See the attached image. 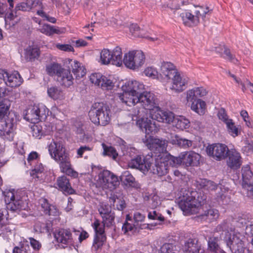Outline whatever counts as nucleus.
Returning <instances> with one entry per match:
<instances>
[{
    "instance_id": "f257e3e1",
    "label": "nucleus",
    "mask_w": 253,
    "mask_h": 253,
    "mask_svg": "<svg viewBox=\"0 0 253 253\" xmlns=\"http://www.w3.org/2000/svg\"><path fill=\"white\" fill-rule=\"evenodd\" d=\"M48 151L51 158L59 164L62 172L73 177L78 176L77 172L71 168L69 154L62 143L52 141L48 146Z\"/></svg>"
},
{
    "instance_id": "f03ea898",
    "label": "nucleus",
    "mask_w": 253,
    "mask_h": 253,
    "mask_svg": "<svg viewBox=\"0 0 253 253\" xmlns=\"http://www.w3.org/2000/svg\"><path fill=\"white\" fill-rule=\"evenodd\" d=\"M111 111L109 107L102 102L93 104L88 113L90 121L95 125L105 126L110 121Z\"/></svg>"
},
{
    "instance_id": "7ed1b4c3",
    "label": "nucleus",
    "mask_w": 253,
    "mask_h": 253,
    "mask_svg": "<svg viewBox=\"0 0 253 253\" xmlns=\"http://www.w3.org/2000/svg\"><path fill=\"white\" fill-rule=\"evenodd\" d=\"M178 200V206L185 213L195 214L199 212L202 204L198 199L193 195V192L181 191Z\"/></svg>"
},
{
    "instance_id": "20e7f679",
    "label": "nucleus",
    "mask_w": 253,
    "mask_h": 253,
    "mask_svg": "<svg viewBox=\"0 0 253 253\" xmlns=\"http://www.w3.org/2000/svg\"><path fill=\"white\" fill-rule=\"evenodd\" d=\"M209 12L208 7L195 6L193 10L181 14L183 23L189 27L197 26L200 22V19L205 21L206 15Z\"/></svg>"
},
{
    "instance_id": "39448f33",
    "label": "nucleus",
    "mask_w": 253,
    "mask_h": 253,
    "mask_svg": "<svg viewBox=\"0 0 253 253\" xmlns=\"http://www.w3.org/2000/svg\"><path fill=\"white\" fill-rule=\"evenodd\" d=\"M138 103H139L142 108L138 109L134 112L135 116L141 117L149 111L150 114L151 111H155L158 106V100L155 94L150 91H143L140 93L137 99Z\"/></svg>"
},
{
    "instance_id": "423d86ee",
    "label": "nucleus",
    "mask_w": 253,
    "mask_h": 253,
    "mask_svg": "<svg viewBox=\"0 0 253 253\" xmlns=\"http://www.w3.org/2000/svg\"><path fill=\"white\" fill-rule=\"evenodd\" d=\"M99 62L102 65L112 64L119 67L121 66L123 63L121 48L117 46L112 51L107 48L103 49L100 52Z\"/></svg>"
},
{
    "instance_id": "0eeeda50",
    "label": "nucleus",
    "mask_w": 253,
    "mask_h": 253,
    "mask_svg": "<svg viewBox=\"0 0 253 253\" xmlns=\"http://www.w3.org/2000/svg\"><path fill=\"white\" fill-rule=\"evenodd\" d=\"M122 61L127 68L133 70H137L144 65L145 55L141 50L129 51L125 54Z\"/></svg>"
},
{
    "instance_id": "6e6552de",
    "label": "nucleus",
    "mask_w": 253,
    "mask_h": 253,
    "mask_svg": "<svg viewBox=\"0 0 253 253\" xmlns=\"http://www.w3.org/2000/svg\"><path fill=\"white\" fill-rule=\"evenodd\" d=\"M16 124V116L9 113L7 118L0 122V135L4 139L12 141L14 135V127Z\"/></svg>"
},
{
    "instance_id": "1a4fd4ad",
    "label": "nucleus",
    "mask_w": 253,
    "mask_h": 253,
    "mask_svg": "<svg viewBox=\"0 0 253 253\" xmlns=\"http://www.w3.org/2000/svg\"><path fill=\"white\" fill-rule=\"evenodd\" d=\"M97 184L103 189L112 191L120 185V181L118 177L110 171L104 170L99 174Z\"/></svg>"
},
{
    "instance_id": "9d476101",
    "label": "nucleus",
    "mask_w": 253,
    "mask_h": 253,
    "mask_svg": "<svg viewBox=\"0 0 253 253\" xmlns=\"http://www.w3.org/2000/svg\"><path fill=\"white\" fill-rule=\"evenodd\" d=\"M4 200L7 209L13 211L26 210L27 207L26 202L18 196L17 193L15 194L13 191L6 192Z\"/></svg>"
},
{
    "instance_id": "9b49d317",
    "label": "nucleus",
    "mask_w": 253,
    "mask_h": 253,
    "mask_svg": "<svg viewBox=\"0 0 253 253\" xmlns=\"http://www.w3.org/2000/svg\"><path fill=\"white\" fill-rule=\"evenodd\" d=\"M170 90L176 93L183 92L187 87L189 79L181 74L179 71L170 79Z\"/></svg>"
},
{
    "instance_id": "f8f14e48",
    "label": "nucleus",
    "mask_w": 253,
    "mask_h": 253,
    "mask_svg": "<svg viewBox=\"0 0 253 253\" xmlns=\"http://www.w3.org/2000/svg\"><path fill=\"white\" fill-rule=\"evenodd\" d=\"M229 150L225 144L221 143L213 144L209 145L206 148L208 155L217 161L225 159L227 157Z\"/></svg>"
},
{
    "instance_id": "ddd939ff",
    "label": "nucleus",
    "mask_w": 253,
    "mask_h": 253,
    "mask_svg": "<svg viewBox=\"0 0 253 253\" xmlns=\"http://www.w3.org/2000/svg\"><path fill=\"white\" fill-rule=\"evenodd\" d=\"M111 78L110 76H104L99 73H92L89 76V80L92 84L106 90H111L114 86Z\"/></svg>"
},
{
    "instance_id": "4468645a",
    "label": "nucleus",
    "mask_w": 253,
    "mask_h": 253,
    "mask_svg": "<svg viewBox=\"0 0 253 253\" xmlns=\"http://www.w3.org/2000/svg\"><path fill=\"white\" fill-rule=\"evenodd\" d=\"M47 112L43 105L34 106L26 114L25 118L32 123H38L42 118L46 117Z\"/></svg>"
},
{
    "instance_id": "2eb2a0df",
    "label": "nucleus",
    "mask_w": 253,
    "mask_h": 253,
    "mask_svg": "<svg viewBox=\"0 0 253 253\" xmlns=\"http://www.w3.org/2000/svg\"><path fill=\"white\" fill-rule=\"evenodd\" d=\"M150 117L158 122L167 124L173 123L175 118L173 113L168 110H162L159 106L155 111H151Z\"/></svg>"
},
{
    "instance_id": "dca6fc26",
    "label": "nucleus",
    "mask_w": 253,
    "mask_h": 253,
    "mask_svg": "<svg viewBox=\"0 0 253 253\" xmlns=\"http://www.w3.org/2000/svg\"><path fill=\"white\" fill-rule=\"evenodd\" d=\"M152 159V158H148L144 156H138L128 162V166L132 169H138L145 173L150 169Z\"/></svg>"
},
{
    "instance_id": "f3484780",
    "label": "nucleus",
    "mask_w": 253,
    "mask_h": 253,
    "mask_svg": "<svg viewBox=\"0 0 253 253\" xmlns=\"http://www.w3.org/2000/svg\"><path fill=\"white\" fill-rule=\"evenodd\" d=\"M178 72L176 66L170 62L161 63L159 69L160 80L169 81L173 76Z\"/></svg>"
},
{
    "instance_id": "a211bd4d",
    "label": "nucleus",
    "mask_w": 253,
    "mask_h": 253,
    "mask_svg": "<svg viewBox=\"0 0 253 253\" xmlns=\"http://www.w3.org/2000/svg\"><path fill=\"white\" fill-rule=\"evenodd\" d=\"M106 225L101 224L99 221L96 220L93 224V227L95 231V236L94 239L92 248L97 250L102 246L103 243L106 241V237L104 235V227Z\"/></svg>"
},
{
    "instance_id": "6ab92c4d",
    "label": "nucleus",
    "mask_w": 253,
    "mask_h": 253,
    "mask_svg": "<svg viewBox=\"0 0 253 253\" xmlns=\"http://www.w3.org/2000/svg\"><path fill=\"white\" fill-rule=\"evenodd\" d=\"M166 143L165 140L157 138H150L147 139L146 142V145L149 149L152 151L156 156L160 157L161 154L166 150Z\"/></svg>"
},
{
    "instance_id": "aec40b11",
    "label": "nucleus",
    "mask_w": 253,
    "mask_h": 253,
    "mask_svg": "<svg viewBox=\"0 0 253 253\" xmlns=\"http://www.w3.org/2000/svg\"><path fill=\"white\" fill-rule=\"evenodd\" d=\"M54 238L59 243V246L63 248L67 247L68 246L73 243V238L71 232L65 229H60L55 232Z\"/></svg>"
},
{
    "instance_id": "412c9836",
    "label": "nucleus",
    "mask_w": 253,
    "mask_h": 253,
    "mask_svg": "<svg viewBox=\"0 0 253 253\" xmlns=\"http://www.w3.org/2000/svg\"><path fill=\"white\" fill-rule=\"evenodd\" d=\"M169 162L166 158L162 156L158 157L156 159L155 164L152 169H150L151 171L154 174L162 176L166 174L169 171Z\"/></svg>"
},
{
    "instance_id": "4be33fe9",
    "label": "nucleus",
    "mask_w": 253,
    "mask_h": 253,
    "mask_svg": "<svg viewBox=\"0 0 253 253\" xmlns=\"http://www.w3.org/2000/svg\"><path fill=\"white\" fill-rule=\"evenodd\" d=\"M208 93L206 89L204 87H195L187 90L185 93V99L187 104L190 105L192 102H196L198 97L206 96Z\"/></svg>"
},
{
    "instance_id": "5701e85b",
    "label": "nucleus",
    "mask_w": 253,
    "mask_h": 253,
    "mask_svg": "<svg viewBox=\"0 0 253 253\" xmlns=\"http://www.w3.org/2000/svg\"><path fill=\"white\" fill-rule=\"evenodd\" d=\"M241 185L243 189L249 190L250 188L253 187V173L250 166L247 165L243 166L241 169Z\"/></svg>"
},
{
    "instance_id": "b1692460",
    "label": "nucleus",
    "mask_w": 253,
    "mask_h": 253,
    "mask_svg": "<svg viewBox=\"0 0 253 253\" xmlns=\"http://www.w3.org/2000/svg\"><path fill=\"white\" fill-rule=\"evenodd\" d=\"M136 125L146 134L155 133L158 130L155 122L147 118L142 117L138 119L136 122Z\"/></svg>"
},
{
    "instance_id": "393cba45",
    "label": "nucleus",
    "mask_w": 253,
    "mask_h": 253,
    "mask_svg": "<svg viewBox=\"0 0 253 253\" xmlns=\"http://www.w3.org/2000/svg\"><path fill=\"white\" fill-rule=\"evenodd\" d=\"M184 166L186 167H197L200 165L201 155L193 151L183 152Z\"/></svg>"
},
{
    "instance_id": "a878e982",
    "label": "nucleus",
    "mask_w": 253,
    "mask_h": 253,
    "mask_svg": "<svg viewBox=\"0 0 253 253\" xmlns=\"http://www.w3.org/2000/svg\"><path fill=\"white\" fill-rule=\"evenodd\" d=\"M122 90L124 91H128L138 95L141 93V91L144 89V85L142 83L136 80L128 81L122 86Z\"/></svg>"
},
{
    "instance_id": "bb28decb",
    "label": "nucleus",
    "mask_w": 253,
    "mask_h": 253,
    "mask_svg": "<svg viewBox=\"0 0 253 253\" xmlns=\"http://www.w3.org/2000/svg\"><path fill=\"white\" fill-rule=\"evenodd\" d=\"M227 164L233 169H237L242 164L241 157L240 153L234 149L229 150L227 154Z\"/></svg>"
},
{
    "instance_id": "cd10ccee",
    "label": "nucleus",
    "mask_w": 253,
    "mask_h": 253,
    "mask_svg": "<svg viewBox=\"0 0 253 253\" xmlns=\"http://www.w3.org/2000/svg\"><path fill=\"white\" fill-rule=\"evenodd\" d=\"M21 13L16 10H8L4 15L5 23L6 25H8L9 27L15 26L21 20Z\"/></svg>"
},
{
    "instance_id": "c85d7f7f",
    "label": "nucleus",
    "mask_w": 253,
    "mask_h": 253,
    "mask_svg": "<svg viewBox=\"0 0 253 253\" xmlns=\"http://www.w3.org/2000/svg\"><path fill=\"white\" fill-rule=\"evenodd\" d=\"M57 80L62 86L69 87L73 84L74 78L70 70L64 69L57 78Z\"/></svg>"
},
{
    "instance_id": "c756f323",
    "label": "nucleus",
    "mask_w": 253,
    "mask_h": 253,
    "mask_svg": "<svg viewBox=\"0 0 253 253\" xmlns=\"http://www.w3.org/2000/svg\"><path fill=\"white\" fill-rule=\"evenodd\" d=\"M23 82V79L17 71L8 73L5 84L11 87L19 86Z\"/></svg>"
},
{
    "instance_id": "7c9ffc66",
    "label": "nucleus",
    "mask_w": 253,
    "mask_h": 253,
    "mask_svg": "<svg viewBox=\"0 0 253 253\" xmlns=\"http://www.w3.org/2000/svg\"><path fill=\"white\" fill-rule=\"evenodd\" d=\"M119 99L127 106H132L138 103V95L128 91H124L123 94H119Z\"/></svg>"
},
{
    "instance_id": "2f4dec72",
    "label": "nucleus",
    "mask_w": 253,
    "mask_h": 253,
    "mask_svg": "<svg viewBox=\"0 0 253 253\" xmlns=\"http://www.w3.org/2000/svg\"><path fill=\"white\" fill-rule=\"evenodd\" d=\"M57 185L64 193L72 194L74 192V189L71 187L69 183V179L65 176H61L57 178Z\"/></svg>"
},
{
    "instance_id": "473e14b6",
    "label": "nucleus",
    "mask_w": 253,
    "mask_h": 253,
    "mask_svg": "<svg viewBox=\"0 0 253 253\" xmlns=\"http://www.w3.org/2000/svg\"><path fill=\"white\" fill-rule=\"evenodd\" d=\"M64 69L60 64L52 62L46 65L45 71L50 76H56L57 78Z\"/></svg>"
},
{
    "instance_id": "72a5a7b5",
    "label": "nucleus",
    "mask_w": 253,
    "mask_h": 253,
    "mask_svg": "<svg viewBox=\"0 0 253 253\" xmlns=\"http://www.w3.org/2000/svg\"><path fill=\"white\" fill-rule=\"evenodd\" d=\"M40 31L47 36H51L54 34H61L64 32V29H60L49 24H43L39 29Z\"/></svg>"
},
{
    "instance_id": "f704fd0d",
    "label": "nucleus",
    "mask_w": 253,
    "mask_h": 253,
    "mask_svg": "<svg viewBox=\"0 0 253 253\" xmlns=\"http://www.w3.org/2000/svg\"><path fill=\"white\" fill-rule=\"evenodd\" d=\"M198 241L194 239H188L185 242L183 250L186 253H198L199 251Z\"/></svg>"
},
{
    "instance_id": "c9c22d12",
    "label": "nucleus",
    "mask_w": 253,
    "mask_h": 253,
    "mask_svg": "<svg viewBox=\"0 0 253 253\" xmlns=\"http://www.w3.org/2000/svg\"><path fill=\"white\" fill-rule=\"evenodd\" d=\"M170 143L184 149L191 147L193 144L191 140L181 138L177 135L171 136Z\"/></svg>"
},
{
    "instance_id": "e433bc0d",
    "label": "nucleus",
    "mask_w": 253,
    "mask_h": 253,
    "mask_svg": "<svg viewBox=\"0 0 253 253\" xmlns=\"http://www.w3.org/2000/svg\"><path fill=\"white\" fill-rule=\"evenodd\" d=\"M173 125L177 129L184 130L189 128L190 126V122L188 119L184 116H179L175 117L173 122Z\"/></svg>"
},
{
    "instance_id": "4c0bfd02",
    "label": "nucleus",
    "mask_w": 253,
    "mask_h": 253,
    "mask_svg": "<svg viewBox=\"0 0 253 253\" xmlns=\"http://www.w3.org/2000/svg\"><path fill=\"white\" fill-rule=\"evenodd\" d=\"M189 106L192 111L200 115H203L205 113L206 103L201 99H198L196 102H192Z\"/></svg>"
},
{
    "instance_id": "58836bf2",
    "label": "nucleus",
    "mask_w": 253,
    "mask_h": 253,
    "mask_svg": "<svg viewBox=\"0 0 253 253\" xmlns=\"http://www.w3.org/2000/svg\"><path fill=\"white\" fill-rule=\"evenodd\" d=\"M40 49L39 48L29 46L25 49V58L28 61L34 60L40 56Z\"/></svg>"
},
{
    "instance_id": "ea45409f",
    "label": "nucleus",
    "mask_w": 253,
    "mask_h": 253,
    "mask_svg": "<svg viewBox=\"0 0 253 253\" xmlns=\"http://www.w3.org/2000/svg\"><path fill=\"white\" fill-rule=\"evenodd\" d=\"M71 66L72 72L76 76V78H81L86 74V69L78 61H74L71 64Z\"/></svg>"
},
{
    "instance_id": "a19ab883",
    "label": "nucleus",
    "mask_w": 253,
    "mask_h": 253,
    "mask_svg": "<svg viewBox=\"0 0 253 253\" xmlns=\"http://www.w3.org/2000/svg\"><path fill=\"white\" fill-rule=\"evenodd\" d=\"M41 206L45 214L53 216L57 215L58 210L53 205L49 204L46 199H43L41 200Z\"/></svg>"
},
{
    "instance_id": "79ce46f5",
    "label": "nucleus",
    "mask_w": 253,
    "mask_h": 253,
    "mask_svg": "<svg viewBox=\"0 0 253 253\" xmlns=\"http://www.w3.org/2000/svg\"><path fill=\"white\" fill-rule=\"evenodd\" d=\"M219 239L218 237H211L208 240V251L212 253H218L221 251L218 245Z\"/></svg>"
},
{
    "instance_id": "37998d69",
    "label": "nucleus",
    "mask_w": 253,
    "mask_h": 253,
    "mask_svg": "<svg viewBox=\"0 0 253 253\" xmlns=\"http://www.w3.org/2000/svg\"><path fill=\"white\" fill-rule=\"evenodd\" d=\"M227 130L228 133L233 137L238 136L241 133V130L231 119L226 124Z\"/></svg>"
},
{
    "instance_id": "c03bdc74",
    "label": "nucleus",
    "mask_w": 253,
    "mask_h": 253,
    "mask_svg": "<svg viewBox=\"0 0 253 253\" xmlns=\"http://www.w3.org/2000/svg\"><path fill=\"white\" fill-rule=\"evenodd\" d=\"M229 75L232 78L235 82L239 85L240 84L242 87V89L245 91L247 89H249L252 93H253V84L251 83L249 81L246 80L242 82L238 79L234 75L232 74L230 72L228 73Z\"/></svg>"
},
{
    "instance_id": "a18cd8bd",
    "label": "nucleus",
    "mask_w": 253,
    "mask_h": 253,
    "mask_svg": "<svg viewBox=\"0 0 253 253\" xmlns=\"http://www.w3.org/2000/svg\"><path fill=\"white\" fill-rule=\"evenodd\" d=\"M44 167L42 164L37 165L30 172V175L37 180H42L43 176Z\"/></svg>"
},
{
    "instance_id": "49530a36",
    "label": "nucleus",
    "mask_w": 253,
    "mask_h": 253,
    "mask_svg": "<svg viewBox=\"0 0 253 253\" xmlns=\"http://www.w3.org/2000/svg\"><path fill=\"white\" fill-rule=\"evenodd\" d=\"M126 221L123 224L122 227V230L124 231V233L128 234V235L130 234H133L136 232L137 229V224H132L128 222V220L130 219L128 217V215H127Z\"/></svg>"
},
{
    "instance_id": "de8ad7c7",
    "label": "nucleus",
    "mask_w": 253,
    "mask_h": 253,
    "mask_svg": "<svg viewBox=\"0 0 253 253\" xmlns=\"http://www.w3.org/2000/svg\"><path fill=\"white\" fill-rule=\"evenodd\" d=\"M184 153L181 152L178 157H170L169 160V163L172 167H177L180 165L184 166Z\"/></svg>"
},
{
    "instance_id": "09e8293b",
    "label": "nucleus",
    "mask_w": 253,
    "mask_h": 253,
    "mask_svg": "<svg viewBox=\"0 0 253 253\" xmlns=\"http://www.w3.org/2000/svg\"><path fill=\"white\" fill-rule=\"evenodd\" d=\"M144 74L147 77H150L153 79H158L160 80L159 76V72H158L156 68L150 66L148 67L145 69L144 71Z\"/></svg>"
},
{
    "instance_id": "8fccbe9b",
    "label": "nucleus",
    "mask_w": 253,
    "mask_h": 253,
    "mask_svg": "<svg viewBox=\"0 0 253 253\" xmlns=\"http://www.w3.org/2000/svg\"><path fill=\"white\" fill-rule=\"evenodd\" d=\"M47 93L48 95L53 99H60L63 96L62 91L54 86L49 88L47 90Z\"/></svg>"
},
{
    "instance_id": "3c124183",
    "label": "nucleus",
    "mask_w": 253,
    "mask_h": 253,
    "mask_svg": "<svg viewBox=\"0 0 253 253\" xmlns=\"http://www.w3.org/2000/svg\"><path fill=\"white\" fill-rule=\"evenodd\" d=\"M230 232L228 233L225 234V241L227 246L229 248H231L232 241L234 240L235 236H237L238 233L235 232L234 228L233 227L230 228Z\"/></svg>"
},
{
    "instance_id": "603ef678",
    "label": "nucleus",
    "mask_w": 253,
    "mask_h": 253,
    "mask_svg": "<svg viewBox=\"0 0 253 253\" xmlns=\"http://www.w3.org/2000/svg\"><path fill=\"white\" fill-rule=\"evenodd\" d=\"M50 223H43L40 221H37L34 225V229L38 232H48L50 228Z\"/></svg>"
},
{
    "instance_id": "864d4df0",
    "label": "nucleus",
    "mask_w": 253,
    "mask_h": 253,
    "mask_svg": "<svg viewBox=\"0 0 253 253\" xmlns=\"http://www.w3.org/2000/svg\"><path fill=\"white\" fill-rule=\"evenodd\" d=\"M176 250V247L172 243H165L160 249V253H174Z\"/></svg>"
},
{
    "instance_id": "5fc2aeb1",
    "label": "nucleus",
    "mask_w": 253,
    "mask_h": 253,
    "mask_svg": "<svg viewBox=\"0 0 253 253\" xmlns=\"http://www.w3.org/2000/svg\"><path fill=\"white\" fill-rule=\"evenodd\" d=\"M12 253H30L29 246L21 242L19 246H15L13 249Z\"/></svg>"
},
{
    "instance_id": "6e6d98bb",
    "label": "nucleus",
    "mask_w": 253,
    "mask_h": 253,
    "mask_svg": "<svg viewBox=\"0 0 253 253\" xmlns=\"http://www.w3.org/2000/svg\"><path fill=\"white\" fill-rule=\"evenodd\" d=\"M204 215L211 221L216 220L219 217L218 211L216 209H211L205 211Z\"/></svg>"
},
{
    "instance_id": "4d7b16f0",
    "label": "nucleus",
    "mask_w": 253,
    "mask_h": 253,
    "mask_svg": "<svg viewBox=\"0 0 253 253\" xmlns=\"http://www.w3.org/2000/svg\"><path fill=\"white\" fill-rule=\"evenodd\" d=\"M241 235L240 233H238L237 236H235L234 240L232 241V247L229 248L231 251L234 250V249H240L244 248V244L242 239H241Z\"/></svg>"
},
{
    "instance_id": "13d9d810",
    "label": "nucleus",
    "mask_w": 253,
    "mask_h": 253,
    "mask_svg": "<svg viewBox=\"0 0 253 253\" xmlns=\"http://www.w3.org/2000/svg\"><path fill=\"white\" fill-rule=\"evenodd\" d=\"M102 223L107 227H110L113 225L114 223L115 214L113 212L105 215V217H102Z\"/></svg>"
},
{
    "instance_id": "bf43d9fd",
    "label": "nucleus",
    "mask_w": 253,
    "mask_h": 253,
    "mask_svg": "<svg viewBox=\"0 0 253 253\" xmlns=\"http://www.w3.org/2000/svg\"><path fill=\"white\" fill-rule=\"evenodd\" d=\"M98 211L102 217L103 216L105 217V215L108 213L113 212L111 210V207L108 205L103 203L100 204L98 209Z\"/></svg>"
},
{
    "instance_id": "052dcab7",
    "label": "nucleus",
    "mask_w": 253,
    "mask_h": 253,
    "mask_svg": "<svg viewBox=\"0 0 253 253\" xmlns=\"http://www.w3.org/2000/svg\"><path fill=\"white\" fill-rule=\"evenodd\" d=\"M233 227L230 223L227 221H223L222 223L217 226L216 230L217 231H225L226 233H228L230 232V228Z\"/></svg>"
},
{
    "instance_id": "680f3d73",
    "label": "nucleus",
    "mask_w": 253,
    "mask_h": 253,
    "mask_svg": "<svg viewBox=\"0 0 253 253\" xmlns=\"http://www.w3.org/2000/svg\"><path fill=\"white\" fill-rule=\"evenodd\" d=\"M103 147L104 148V153L105 155L112 157L114 159H116L118 156V153L114 148L111 146L106 147L104 144H103Z\"/></svg>"
},
{
    "instance_id": "e2e57ef3",
    "label": "nucleus",
    "mask_w": 253,
    "mask_h": 253,
    "mask_svg": "<svg viewBox=\"0 0 253 253\" xmlns=\"http://www.w3.org/2000/svg\"><path fill=\"white\" fill-rule=\"evenodd\" d=\"M217 115L218 119L225 124L231 120L229 118L225 109L223 108H221L218 110Z\"/></svg>"
},
{
    "instance_id": "0e129e2a",
    "label": "nucleus",
    "mask_w": 253,
    "mask_h": 253,
    "mask_svg": "<svg viewBox=\"0 0 253 253\" xmlns=\"http://www.w3.org/2000/svg\"><path fill=\"white\" fill-rule=\"evenodd\" d=\"M55 47L59 50L65 52H71L74 51V47L71 45L69 44L57 43L55 44Z\"/></svg>"
},
{
    "instance_id": "69168bd1",
    "label": "nucleus",
    "mask_w": 253,
    "mask_h": 253,
    "mask_svg": "<svg viewBox=\"0 0 253 253\" xmlns=\"http://www.w3.org/2000/svg\"><path fill=\"white\" fill-rule=\"evenodd\" d=\"M121 179L128 184L132 183L134 181V178L127 171H126L123 173L121 175Z\"/></svg>"
},
{
    "instance_id": "338daca9",
    "label": "nucleus",
    "mask_w": 253,
    "mask_h": 253,
    "mask_svg": "<svg viewBox=\"0 0 253 253\" xmlns=\"http://www.w3.org/2000/svg\"><path fill=\"white\" fill-rule=\"evenodd\" d=\"M223 57L225 59L230 61L235 64L237 63L238 60L236 59L234 56L231 53L230 50L228 49H225L223 54Z\"/></svg>"
},
{
    "instance_id": "774afa93",
    "label": "nucleus",
    "mask_w": 253,
    "mask_h": 253,
    "mask_svg": "<svg viewBox=\"0 0 253 253\" xmlns=\"http://www.w3.org/2000/svg\"><path fill=\"white\" fill-rule=\"evenodd\" d=\"M148 217L150 219L158 220L160 222L163 221L165 219L164 216L161 214L157 213L155 211L152 212H149Z\"/></svg>"
}]
</instances>
